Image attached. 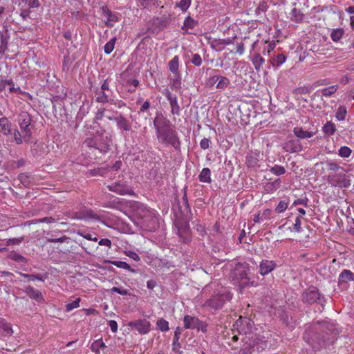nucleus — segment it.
<instances>
[{"instance_id": "58", "label": "nucleus", "mask_w": 354, "mask_h": 354, "mask_svg": "<svg viewBox=\"0 0 354 354\" xmlns=\"http://www.w3.org/2000/svg\"><path fill=\"white\" fill-rule=\"evenodd\" d=\"M313 308L315 312H322L324 308V306L322 304V301H319V303L315 302V304H311V308Z\"/></svg>"}, {"instance_id": "48", "label": "nucleus", "mask_w": 354, "mask_h": 354, "mask_svg": "<svg viewBox=\"0 0 354 354\" xmlns=\"http://www.w3.org/2000/svg\"><path fill=\"white\" fill-rule=\"evenodd\" d=\"M14 140L17 145H21L24 141L23 138V133L19 130L15 129L13 132Z\"/></svg>"}, {"instance_id": "21", "label": "nucleus", "mask_w": 354, "mask_h": 354, "mask_svg": "<svg viewBox=\"0 0 354 354\" xmlns=\"http://www.w3.org/2000/svg\"><path fill=\"white\" fill-rule=\"evenodd\" d=\"M24 291L31 298L37 301L42 299L41 293L39 290L35 289L30 286L24 288Z\"/></svg>"}, {"instance_id": "29", "label": "nucleus", "mask_w": 354, "mask_h": 354, "mask_svg": "<svg viewBox=\"0 0 354 354\" xmlns=\"http://www.w3.org/2000/svg\"><path fill=\"white\" fill-rule=\"evenodd\" d=\"M171 106V112L173 115L180 114V106L178 104L177 97H174L172 100L169 101Z\"/></svg>"}, {"instance_id": "53", "label": "nucleus", "mask_w": 354, "mask_h": 354, "mask_svg": "<svg viewBox=\"0 0 354 354\" xmlns=\"http://www.w3.org/2000/svg\"><path fill=\"white\" fill-rule=\"evenodd\" d=\"M325 344V342L322 339H318L317 342L311 343V348L315 351L320 350Z\"/></svg>"}, {"instance_id": "16", "label": "nucleus", "mask_w": 354, "mask_h": 354, "mask_svg": "<svg viewBox=\"0 0 354 354\" xmlns=\"http://www.w3.org/2000/svg\"><path fill=\"white\" fill-rule=\"evenodd\" d=\"M217 81L216 88L220 89L225 88L230 84V80L225 77L214 75L209 80L211 84H215Z\"/></svg>"}, {"instance_id": "57", "label": "nucleus", "mask_w": 354, "mask_h": 354, "mask_svg": "<svg viewBox=\"0 0 354 354\" xmlns=\"http://www.w3.org/2000/svg\"><path fill=\"white\" fill-rule=\"evenodd\" d=\"M111 292H117L121 295H130L128 290L123 289L121 288H118V287H113L111 289Z\"/></svg>"}, {"instance_id": "56", "label": "nucleus", "mask_w": 354, "mask_h": 354, "mask_svg": "<svg viewBox=\"0 0 354 354\" xmlns=\"http://www.w3.org/2000/svg\"><path fill=\"white\" fill-rule=\"evenodd\" d=\"M191 62L196 66H201L202 64L201 57L198 54H193Z\"/></svg>"}, {"instance_id": "31", "label": "nucleus", "mask_w": 354, "mask_h": 354, "mask_svg": "<svg viewBox=\"0 0 354 354\" xmlns=\"http://www.w3.org/2000/svg\"><path fill=\"white\" fill-rule=\"evenodd\" d=\"M232 43L231 39H220L218 41H214V44H212L213 48H217V50H220L224 48V46L229 45Z\"/></svg>"}, {"instance_id": "55", "label": "nucleus", "mask_w": 354, "mask_h": 354, "mask_svg": "<svg viewBox=\"0 0 354 354\" xmlns=\"http://www.w3.org/2000/svg\"><path fill=\"white\" fill-rule=\"evenodd\" d=\"M20 274L24 277L26 278L28 281H34L37 279L39 281H43L44 279L39 274H29L20 272Z\"/></svg>"}, {"instance_id": "26", "label": "nucleus", "mask_w": 354, "mask_h": 354, "mask_svg": "<svg viewBox=\"0 0 354 354\" xmlns=\"http://www.w3.org/2000/svg\"><path fill=\"white\" fill-rule=\"evenodd\" d=\"M179 58L178 56H175L169 62V69L174 75L179 76Z\"/></svg>"}, {"instance_id": "32", "label": "nucleus", "mask_w": 354, "mask_h": 354, "mask_svg": "<svg viewBox=\"0 0 354 354\" xmlns=\"http://www.w3.org/2000/svg\"><path fill=\"white\" fill-rule=\"evenodd\" d=\"M111 263L115 266L118 268L128 270L131 272H136V270L131 268V266L124 261H111Z\"/></svg>"}, {"instance_id": "5", "label": "nucleus", "mask_w": 354, "mask_h": 354, "mask_svg": "<svg viewBox=\"0 0 354 354\" xmlns=\"http://www.w3.org/2000/svg\"><path fill=\"white\" fill-rule=\"evenodd\" d=\"M31 116L26 111H22L18 116V123L23 133L24 142H30L32 136Z\"/></svg>"}, {"instance_id": "7", "label": "nucleus", "mask_w": 354, "mask_h": 354, "mask_svg": "<svg viewBox=\"0 0 354 354\" xmlns=\"http://www.w3.org/2000/svg\"><path fill=\"white\" fill-rule=\"evenodd\" d=\"M110 80L109 79H106L103 84L101 86V91L97 93V97H96V101L100 103H108L115 104V102L113 99L111 98L109 89Z\"/></svg>"}, {"instance_id": "13", "label": "nucleus", "mask_w": 354, "mask_h": 354, "mask_svg": "<svg viewBox=\"0 0 354 354\" xmlns=\"http://www.w3.org/2000/svg\"><path fill=\"white\" fill-rule=\"evenodd\" d=\"M131 328L137 330L140 333L146 334L150 330V322L147 319H140L131 322L129 324Z\"/></svg>"}, {"instance_id": "11", "label": "nucleus", "mask_w": 354, "mask_h": 354, "mask_svg": "<svg viewBox=\"0 0 354 354\" xmlns=\"http://www.w3.org/2000/svg\"><path fill=\"white\" fill-rule=\"evenodd\" d=\"M176 227L178 230V236L183 239V241L187 243L189 241V225L186 221H177Z\"/></svg>"}, {"instance_id": "1", "label": "nucleus", "mask_w": 354, "mask_h": 354, "mask_svg": "<svg viewBox=\"0 0 354 354\" xmlns=\"http://www.w3.org/2000/svg\"><path fill=\"white\" fill-rule=\"evenodd\" d=\"M158 141L162 144L171 145L176 150L180 151V141L177 133L171 128V122L162 115H158L153 120Z\"/></svg>"}, {"instance_id": "28", "label": "nucleus", "mask_w": 354, "mask_h": 354, "mask_svg": "<svg viewBox=\"0 0 354 354\" xmlns=\"http://www.w3.org/2000/svg\"><path fill=\"white\" fill-rule=\"evenodd\" d=\"M9 36L6 34H1L0 55H3L8 48Z\"/></svg>"}, {"instance_id": "8", "label": "nucleus", "mask_w": 354, "mask_h": 354, "mask_svg": "<svg viewBox=\"0 0 354 354\" xmlns=\"http://www.w3.org/2000/svg\"><path fill=\"white\" fill-rule=\"evenodd\" d=\"M328 180L332 186L339 187H348L351 185V180L346 176L344 171H340L337 174H329Z\"/></svg>"}, {"instance_id": "54", "label": "nucleus", "mask_w": 354, "mask_h": 354, "mask_svg": "<svg viewBox=\"0 0 354 354\" xmlns=\"http://www.w3.org/2000/svg\"><path fill=\"white\" fill-rule=\"evenodd\" d=\"M138 5L144 8H149L152 4L154 5L157 0H138Z\"/></svg>"}, {"instance_id": "27", "label": "nucleus", "mask_w": 354, "mask_h": 354, "mask_svg": "<svg viewBox=\"0 0 354 354\" xmlns=\"http://www.w3.org/2000/svg\"><path fill=\"white\" fill-rule=\"evenodd\" d=\"M198 179L203 183H211L212 179L210 169L209 168H203L198 176Z\"/></svg>"}, {"instance_id": "24", "label": "nucleus", "mask_w": 354, "mask_h": 354, "mask_svg": "<svg viewBox=\"0 0 354 354\" xmlns=\"http://www.w3.org/2000/svg\"><path fill=\"white\" fill-rule=\"evenodd\" d=\"M259 154L256 152H250L246 156V164L249 167H255L259 165Z\"/></svg>"}, {"instance_id": "59", "label": "nucleus", "mask_w": 354, "mask_h": 354, "mask_svg": "<svg viewBox=\"0 0 354 354\" xmlns=\"http://www.w3.org/2000/svg\"><path fill=\"white\" fill-rule=\"evenodd\" d=\"M24 237L9 239L6 241V245H18L22 242Z\"/></svg>"}, {"instance_id": "43", "label": "nucleus", "mask_w": 354, "mask_h": 354, "mask_svg": "<svg viewBox=\"0 0 354 354\" xmlns=\"http://www.w3.org/2000/svg\"><path fill=\"white\" fill-rule=\"evenodd\" d=\"M21 3H20L19 5H21V3H24L26 6H28V8H36L40 6L39 0H21Z\"/></svg>"}, {"instance_id": "62", "label": "nucleus", "mask_w": 354, "mask_h": 354, "mask_svg": "<svg viewBox=\"0 0 354 354\" xmlns=\"http://www.w3.org/2000/svg\"><path fill=\"white\" fill-rule=\"evenodd\" d=\"M106 115V109L104 108L98 109L97 112L95 115V120H102L103 118H105Z\"/></svg>"}, {"instance_id": "4", "label": "nucleus", "mask_w": 354, "mask_h": 354, "mask_svg": "<svg viewBox=\"0 0 354 354\" xmlns=\"http://www.w3.org/2000/svg\"><path fill=\"white\" fill-rule=\"evenodd\" d=\"M242 341L243 344L239 354H259L268 346L267 341L257 334L245 335Z\"/></svg>"}, {"instance_id": "25", "label": "nucleus", "mask_w": 354, "mask_h": 354, "mask_svg": "<svg viewBox=\"0 0 354 354\" xmlns=\"http://www.w3.org/2000/svg\"><path fill=\"white\" fill-rule=\"evenodd\" d=\"M354 280V274L349 270H344L339 276V283H347Z\"/></svg>"}, {"instance_id": "42", "label": "nucleus", "mask_w": 354, "mask_h": 354, "mask_svg": "<svg viewBox=\"0 0 354 354\" xmlns=\"http://www.w3.org/2000/svg\"><path fill=\"white\" fill-rule=\"evenodd\" d=\"M30 175L27 173L20 174L18 176L19 180L24 186H28L30 185Z\"/></svg>"}, {"instance_id": "39", "label": "nucleus", "mask_w": 354, "mask_h": 354, "mask_svg": "<svg viewBox=\"0 0 354 354\" xmlns=\"http://www.w3.org/2000/svg\"><path fill=\"white\" fill-rule=\"evenodd\" d=\"M346 115V107L344 106H341L338 108V109L336 112V114H335V117L338 120L343 121L345 120Z\"/></svg>"}, {"instance_id": "17", "label": "nucleus", "mask_w": 354, "mask_h": 354, "mask_svg": "<svg viewBox=\"0 0 354 354\" xmlns=\"http://www.w3.org/2000/svg\"><path fill=\"white\" fill-rule=\"evenodd\" d=\"M143 225L149 231H153L158 227V218L155 216L149 215L143 218Z\"/></svg>"}, {"instance_id": "61", "label": "nucleus", "mask_w": 354, "mask_h": 354, "mask_svg": "<svg viewBox=\"0 0 354 354\" xmlns=\"http://www.w3.org/2000/svg\"><path fill=\"white\" fill-rule=\"evenodd\" d=\"M54 221H55V219L53 217H44L41 219L34 220L32 222H33V223H51Z\"/></svg>"}, {"instance_id": "35", "label": "nucleus", "mask_w": 354, "mask_h": 354, "mask_svg": "<svg viewBox=\"0 0 354 354\" xmlns=\"http://www.w3.org/2000/svg\"><path fill=\"white\" fill-rule=\"evenodd\" d=\"M8 257H9V259H10L16 262H18V263L26 262V258L24 256H22L21 254H20L16 252H11L8 254Z\"/></svg>"}, {"instance_id": "14", "label": "nucleus", "mask_w": 354, "mask_h": 354, "mask_svg": "<svg viewBox=\"0 0 354 354\" xmlns=\"http://www.w3.org/2000/svg\"><path fill=\"white\" fill-rule=\"evenodd\" d=\"M277 265L273 261L270 260H262L259 265V272L262 276H265L268 273L271 272Z\"/></svg>"}, {"instance_id": "44", "label": "nucleus", "mask_w": 354, "mask_h": 354, "mask_svg": "<svg viewBox=\"0 0 354 354\" xmlns=\"http://www.w3.org/2000/svg\"><path fill=\"white\" fill-rule=\"evenodd\" d=\"M115 40H116L115 37L112 38L109 42H107L105 44L104 49V53L106 54L109 55L113 51V50L114 48Z\"/></svg>"}, {"instance_id": "38", "label": "nucleus", "mask_w": 354, "mask_h": 354, "mask_svg": "<svg viewBox=\"0 0 354 354\" xmlns=\"http://www.w3.org/2000/svg\"><path fill=\"white\" fill-rule=\"evenodd\" d=\"M294 133L295 135L300 138H309L310 137V132L307 131H304L300 127H295L294 129Z\"/></svg>"}, {"instance_id": "12", "label": "nucleus", "mask_w": 354, "mask_h": 354, "mask_svg": "<svg viewBox=\"0 0 354 354\" xmlns=\"http://www.w3.org/2000/svg\"><path fill=\"white\" fill-rule=\"evenodd\" d=\"M72 218L78 220H100V216L91 209L82 210L73 213Z\"/></svg>"}, {"instance_id": "34", "label": "nucleus", "mask_w": 354, "mask_h": 354, "mask_svg": "<svg viewBox=\"0 0 354 354\" xmlns=\"http://www.w3.org/2000/svg\"><path fill=\"white\" fill-rule=\"evenodd\" d=\"M292 20L296 22H301L303 21L304 15L301 12V11L297 8H293L292 10Z\"/></svg>"}, {"instance_id": "33", "label": "nucleus", "mask_w": 354, "mask_h": 354, "mask_svg": "<svg viewBox=\"0 0 354 354\" xmlns=\"http://www.w3.org/2000/svg\"><path fill=\"white\" fill-rule=\"evenodd\" d=\"M323 130L328 135H333L336 131L335 125L332 122H327L324 125Z\"/></svg>"}, {"instance_id": "3", "label": "nucleus", "mask_w": 354, "mask_h": 354, "mask_svg": "<svg viewBox=\"0 0 354 354\" xmlns=\"http://www.w3.org/2000/svg\"><path fill=\"white\" fill-rule=\"evenodd\" d=\"M111 145V137L104 131L97 133L93 137L87 138L82 144L84 148H88L92 153L97 151L102 154L107 153Z\"/></svg>"}, {"instance_id": "19", "label": "nucleus", "mask_w": 354, "mask_h": 354, "mask_svg": "<svg viewBox=\"0 0 354 354\" xmlns=\"http://www.w3.org/2000/svg\"><path fill=\"white\" fill-rule=\"evenodd\" d=\"M0 127L3 135L8 136L12 134L11 122L6 117L0 118Z\"/></svg>"}, {"instance_id": "10", "label": "nucleus", "mask_w": 354, "mask_h": 354, "mask_svg": "<svg viewBox=\"0 0 354 354\" xmlns=\"http://www.w3.org/2000/svg\"><path fill=\"white\" fill-rule=\"evenodd\" d=\"M227 299V296L225 295L218 294L213 295L210 299L205 301V306L214 309H218L223 306Z\"/></svg>"}, {"instance_id": "15", "label": "nucleus", "mask_w": 354, "mask_h": 354, "mask_svg": "<svg viewBox=\"0 0 354 354\" xmlns=\"http://www.w3.org/2000/svg\"><path fill=\"white\" fill-rule=\"evenodd\" d=\"M9 86L10 93H19L20 91L19 87H15V83L12 79H6L2 76L0 77V93L6 89V87Z\"/></svg>"}, {"instance_id": "51", "label": "nucleus", "mask_w": 354, "mask_h": 354, "mask_svg": "<svg viewBox=\"0 0 354 354\" xmlns=\"http://www.w3.org/2000/svg\"><path fill=\"white\" fill-rule=\"evenodd\" d=\"M319 301H322L320 297V293L317 290H311V304H315V302L319 303Z\"/></svg>"}, {"instance_id": "9", "label": "nucleus", "mask_w": 354, "mask_h": 354, "mask_svg": "<svg viewBox=\"0 0 354 354\" xmlns=\"http://www.w3.org/2000/svg\"><path fill=\"white\" fill-rule=\"evenodd\" d=\"M185 328L201 330L206 331V326L197 317L189 315H185L183 319Z\"/></svg>"}, {"instance_id": "41", "label": "nucleus", "mask_w": 354, "mask_h": 354, "mask_svg": "<svg viewBox=\"0 0 354 354\" xmlns=\"http://www.w3.org/2000/svg\"><path fill=\"white\" fill-rule=\"evenodd\" d=\"M337 88H338L337 85H333V86H330L329 87L325 88L324 89H322V95L326 97L330 96L337 91Z\"/></svg>"}, {"instance_id": "63", "label": "nucleus", "mask_w": 354, "mask_h": 354, "mask_svg": "<svg viewBox=\"0 0 354 354\" xmlns=\"http://www.w3.org/2000/svg\"><path fill=\"white\" fill-rule=\"evenodd\" d=\"M210 140L208 138H203L200 142V147L203 149H207L209 147Z\"/></svg>"}, {"instance_id": "50", "label": "nucleus", "mask_w": 354, "mask_h": 354, "mask_svg": "<svg viewBox=\"0 0 354 354\" xmlns=\"http://www.w3.org/2000/svg\"><path fill=\"white\" fill-rule=\"evenodd\" d=\"M80 298H77L75 300L73 301L71 303H68L66 305V311H71L74 308L79 307Z\"/></svg>"}, {"instance_id": "6", "label": "nucleus", "mask_w": 354, "mask_h": 354, "mask_svg": "<svg viewBox=\"0 0 354 354\" xmlns=\"http://www.w3.org/2000/svg\"><path fill=\"white\" fill-rule=\"evenodd\" d=\"M107 188L109 191L120 195L134 194L133 191L129 185V183L124 180L123 178L122 180H118L111 185H109Z\"/></svg>"}, {"instance_id": "45", "label": "nucleus", "mask_w": 354, "mask_h": 354, "mask_svg": "<svg viewBox=\"0 0 354 354\" xmlns=\"http://www.w3.org/2000/svg\"><path fill=\"white\" fill-rule=\"evenodd\" d=\"M157 326L161 331H167L169 330L168 322L160 318L157 321Z\"/></svg>"}, {"instance_id": "60", "label": "nucleus", "mask_w": 354, "mask_h": 354, "mask_svg": "<svg viewBox=\"0 0 354 354\" xmlns=\"http://www.w3.org/2000/svg\"><path fill=\"white\" fill-rule=\"evenodd\" d=\"M288 207V203L284 201H280L278 204V205L276 207V212L278 213L283 212L285 211Z\"/></svg>"}, {"instance_id": "30", "label": "nucleus", "mask_w": 354, "mask_h": 354, "mask_svg": "<svg viewBox=\"0 0 354 354\" xmlns=\"http://www.w3.org/2000/svg\"><path fill=\"white\" fill-rule=\"evenodd\" d=\"M326 167L328 171H338L339 170L341 171H345L343 167H341L337 163L335 162L326 161Z\"/></svg>"}, {"instance_id": "49", "label": "nucleus", "mask_w": 354, "mask_h": 354, "mask_svg": "<svg viewBox=\"0 0 354 354\" xmlns=\"http://www.w3.org/2000/svg\"><path fill=\"white\" fill-rule=\"evenodd\" d=\"M326 168V162H317L314 166L315 172L319 174H322Z\"/></svg>"}, {"instance_id": "64", "label": "nucleus", "mask_w": 354, "mask_h": 354, "mask_svg": "<svg viewBox=\"0 0 354 354\" xmlns=\"http://www.w3.org/2000/svg\"><path fill=\"white\" fill-rule=\"evenodd\" d=\"M25 165V160L24 159H20L18 161H13L11 163V167L12 168H19Z\"/></svg>"}, {"instance_id": "36", "label": "nucleus", "mask_w": 354, "mask_h": 354, "mask_svg": "<svg viewBox=\"0 0 354 354\" xmlns=\"http://www.w3.org/2000/svg\"><path fill=\"white\" fill-rule=\"evenodd\" d=\"M104 348H106V346L105 345V344L102 342V340L101 339L95 341L91 344V346L92 351L95 352V353H99L100 348L103 349Z\"/></svg>"}, {"instance_id": "52", "label": "nucleus", "mask_w": 354, "mask_h": 354, "mask_svg": "<svg viewBox=\"0 0 354 354\" xmlns=\"http://www.w3.org/2000/svg\"><path fill=\"white\" fill-rule=\"evenodd\" d=\"M190 3L191 0H180V1L176 3V6L179 7L183 11H185L189 7Z\"/></svg>"}, {"instance_id": "2", "label": "nucleus", "mask_w": 354, "mask_h": 354, "mask_svg": "<svg viewBox=\"0 0 354 354\" xmlns=\"http://www.w3.org/2000/svg\"><path fill=\"white\" fill-rule=\"evenodd\" d=\"M250 266L246 262H237L232 266L228 279L241 290L248 287L257 286V282L250 277Z\"/></svg>"}, {"instance_id": "47", "label": "nucleus", "mask_w": 354, "mask_h": 354, "mask_svg": "<svg viewBox=\"0 0 354 354\" xmlns=\"http://www.w3.org/2000/svg\"><path fill=\"white\" fill-rule=\"evenodd\" d=\"M271 173L277 176H280L286 173V169L282 166L274 165L270 169Z\"/></svg>"}, {"instance_id": "22", "label": "nucleus", "mask_w": 354, "mask_h": 354, "mask_svg": "<svg viewBox=\"0 0 354 354\" xmlns=\"http://www.w3.org/2000/svg\"><path fill=\"white\" fill-rule=\"evenodd\" d=\"M181 334V329L179 327H177L174 331V337L173 339L172 343V350L175 353H177L178 354H181L183 352L179 349L180 347V343H179V339L180 335Z\"/></svg>"}, {"instance_id": "20", "label": "nucleus", "mask_w": 354, "mask_h": 354, "mask_svg": "<svg viewBox=\"0 0 354 354\" xmlns=\"http://www.w3.org/2000/svg\"><path fill=\"white\" fill-rule=\"evenodd\" d=\"M283 149L288 152L294 153L301 150V146L298 140H289L284 143Z\"/></svg>"}, {"instance_id": "46", "label": "nucleus", "mask_w": 354, "mask_h": 354, "mask_svg": "<svg viewBox=\"0 0 354 354\" xmlns=\"http://www.w3.org/2000/svg\"><path fill=\"white\" fill-rule=\"evenodd\" d=\"M286 59V57L283 54H279L276 57L272 58V64L273 66H279L285 62Z\"/></svg>"}, {"instance_id": "23", "label": "nucleus", "mask_w": 354, "mask_h": 354, "mask_svg": "<svg viewBox=\"0 0 354 354\" xmlns=\"http://www.w3.org/2000/svg\"><path fill=\"white\" fill-rule=\"evenodd\" d=\"M255 70L259 72L265 63V59L259 53H254L251 59Z\"/></svg>"}, {"instance_id": "18", "label": "nucleus", "mask_w": 354, "mask_h": 354, "mask_svg": "<svg viewBox=\"0 0 354 354\" xmlns=\"http://www.w3.org/2000/svg\"><path fill=\"white\" fill-rule=\"evenodd\" d=\"M115 121L118 129L124 131H129L131 130V126L130 122L122 114L115 117Z\"/></svg>"}, {"instance_id": "40", "label": "nucleus", "mask_w": 354, "mask_h": 354, "mask_svg": "<svg viewBox=\"0 0 354 354\" xmlns=\"http://www.w3.org/2000/svg\"><path fill=\"white\" fill-rule=\"evenodd\" d=\"M351 153L352 150L346 146L341 147L338 151V155L342 158H348Z\"/></svg>"}, {"instance_id": "37", "label": "nucleus", "mask_w": 354, "mask_h": 354, "mask_svg": "<svg viewBox=\"0 0 354 354\" xmlns=\"http://www.w3.org/2000/svg\"><path fill=\"white\" fill-rule=\"evenodd\" d=\"M344 31L341 28L333 30L330 37L333 41H338L343 36Z\"/></svg>"}]
</instances>
